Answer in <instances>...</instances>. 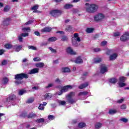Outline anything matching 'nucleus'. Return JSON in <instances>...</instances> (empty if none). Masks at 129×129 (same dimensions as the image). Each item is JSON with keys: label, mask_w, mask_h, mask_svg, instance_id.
<instances>
[{"label": "nucleus", "mask_w": 129, "mask_h": 129, "mask_svg": "<svg viewBox=\"0 0 129 129\" xmlns=\"http://www.w3.org/2000/svg\"><path fill=\"white\" fill-rule=\"evenodd\" d=\"M55 82L56 83H61V81H60V80L59 79V78H57L55 80Z\"/></svg>", "instance_id": "nucleus-62"}, {"label": "nucleus", "mask_w": 129, "mask_h": 129, "mask_svg": "<svg viewBox=\"0 0 129 129\" xmlns=\"http://www.w3.org/2000/svg\"><path fill=\"white\" fill-rule=\"evenodd\" d=\"M117 112V111L115 109H110L109 110V114H114Z\"/></svg>", "instance_id": "nucleus-36"}, {"label": "nucleus", "mask_w": 129, "mask_h": 129, "mask_svg": "<svg viewBox=\"0 0 129 129\" xmlns=\"http://www.w3.org/2000/svg\"><path fill=\"white\" fill-rule=\"evenodd\" d=\"M47 105V102H43V104H40L38 106V109L39 110H44V106Z\"/></svg>", "instance_id": "nucleus-16"}, {"label": "nucleus", "mask_w": 129, "mask_h": 129, "mask_svg": "<svg viewBox=\"0 0 129 129\" xmlns=\"http://www.w3.org/2000/svg\"><path fill=\"white\" fill-rule=\"evenodd\" d=\"M34 98H30L27 101V103H32V102H34Z\"/></svg>", "instance_id": "nucleus-41"}, {"label": "nucleus", "mask_w": 129, "mask_h": 129, "mask_svg": "<svg viewBox=\"0 0 129 129\" xmlns=\"http://www.w3.org/2000/svg\"><path fill=\"white\" fill-rule=\"evenodd\" d=\"M117 56H118V54L116 53H114L109 56V60L110 61H113L117 58Z\"/></svg>", "instance_id": "nucleus-9"}, {"label": "nucleus", "mask_w": 129, "mask_h": 129, "mask_svg": "<svg viewBox=\"0 0 129 129\" xmlns=\"http://www.w3.org/2000/svg\"><path fill=\"white\" fill-rule=\"evenodd\" d=\"M118 84L119 87H124V86H126V84L123 82H118Z\"/></svg>", "instance_id": "nucleus-26"}, {"label": "nucleus", "mask_w": 129, "mask_h": 129, "mask_svg": "<svg viewBox=\"0 0 129 129\" xmlns=\"http://www.w3.org/2000/svg\"><path fill=\"white\" fill-rule=\"evenodd\" d=\"M18 40L19 42H23V36L21 34L18 36Z\"/></svg>", "instance_id": "nucleus-53"}, {"label": "nucleus", "mask_w": 129, "mask_h": 129, "mask_svg": "<svg viewBox=\"0 0 129 129\" xmlns=\"http://www.w3.org/2000/svg\"><path fill=\"white\" fill-rule=\"evenodd\" d=\"M74 95H75V93L74 92H71L67 96V98H72Z\"/></svg>", "instance_id": "nucleus-25"}, {"label": "nucleus", "mask_w": 129, "mask_h": 129, "mask_svg": "<svg viewBox=\"0 0 129 129\" xmlns=\"http://www.w3.org/2000/svg\"><path fill=\"white\" fill-rule=\"evenodd\" d=\"M112 52H113L112 49H107L106 54L107 55H110L111 54V53H112Z\"/></svg>", "instance_id": "nucleus-48"}, {"label": "nucleus", "mask_w": 129, "mask_h": 129, "mask_svg": "<svg viewBox=\"0 0 129 129\" xmlns=\"http://www.w3.org/2000/svg\"><path fill=\"white\" fill-rule=\"evenodd\" d=\"M47 43L46 42H42L40 44L41 47H43V46H46Z\"/></svg>", "instance_id": "nucleus-63"}, {"label": "nucleus", "mask_w": 129, "mask_h": 129, "mask_svg": "<svg viewBox=\"0 0 129 129\" xmlns=\"http://www.w3.org/2000/svg\"><path fill=\"white\" fill-rule=\"evenodd\" d=\"M93 61L95 63H100L101 61V58L99 57L94 58Z\"/></svg>", "instance_id": "nucleus-37"}, {"label": "nucleus", "mask_w": 129, "mask_h": 129, "mask_svg": "<svg viewBox=\"0 0 129 129\" xmlns=\"http://www.w3.org/2000/svg\"><path fill=\"white\" fill-rule=\"evenodd\" d=\"M10 24V19L6 18L5 20H4L3 22L2 25L3 26H8V25Z\"/></svg>", "instance_id": "nucleus-15"}, {"label": "nucleus", "mask_w": 129, "mask_h": 129, "mask_svg": "<svg viewBox=\"0 0 129 129\" xmlns=\"http://www.w3.org/2000/svg\"><path fill=\"white\" fill-rule=\"evenodd\" d=\"M39 73V69L35 68L29 71L28 74H36Z\"/></svg>", "instance_id": "nucleus-11"}, {"label": "nucleus", "mask_w": 129, "mask_h": 129, "mask_svg": "<svg viewBox=\"0 0 129 129\" xmlns=\"http://www.w3.org/2000/svg\"><path fill=\"white\" fill-rule=\"evenodd\" d=\"M61 14H62V11L58 10H53L50 12V15L52 17H54L55 18H57V17H59V16H60V15H61Z\"/></svg>", "instance_id": "nucleus-6"}, {"label": "nucleus", "mask_w": 129, "mask_h": 129, "mask_svg": "<svg viewBox=\"0 0 129 129\" xmlns=\"http://www.w3.org/2000/svg\"><path fill=\"white\" fill-rule=\"evenodd\" d=\"M24 78H25L26 79L29 78V75L24 73L15 75V79H16V81L15 83L16 84H23L24 81H22V79H24Z\"/></svg>", "instance_id": "nucleus-2"}, {"label": "nucleus", "mask_w": 129, "mask_h": 129, "mask_svg": "<svg viewBox=\"0 0 129 129\" xmlns=\"http://www.w3.org/2000/svg\"><path fill=\"white\" fill-rule=\"evenodd\" d=\"M85 10L87 13L93 14L98 10V6L94 4L86 3L85 5Z\"/></svg>", "instance_id": "nucleus-1"}, {"label": "nucleus", "mask_w": 129, "mask_h": 129, "mask_svg": "<svg viewBox=\"0 0 129 129\" xmlns=\"http://www.w3.org/2000/svg\"><path fill=\"white\" fill-rule=\"evenodd\" d=\"M129 39V33L126 32L121 36L120 40L123 42L124 41H127Z\"/></svg>", "instance_id": "nucleus-7"}, {"label": "nucleus", "mask_w": 129, "mask_h": 129, "mask_svg": "<svg viewBox=\"0 0 129 129\" xmlns=\"http://www.w3.org/2000/svg\"><path fill=\"white\" fill-rule=\"evenodd\" d=\"M72 43L73 46H75V47L78 46V44H77V42H80L81 40L80 39V38L78 37V33H75L74 34V37H72Z\"/></svg>", "instance_id": "nucleus-3"}, {"label": "nucleus", "mask_w": 129, "mask_h": 129, "mask_svg": "<svg viewBox=\"0 0 129 129\" xmlns=\"http://www.w3.org/2000/svg\"><path fill=\"white\" fill-rule=\"evenodd\" d=\"M51 30H52V28L50 27H46L42 29L41 30V32H42V33H48V32H51Z\"/></svg>", "instance_id": "nucleus-12"}, {"label": "nucleus", "mask_w": 129, "mask_h": 129, "mask_svg": "<svg viewBox=\"0 0 129 129\" xmlns=\"http://www.w3.org/2000/svg\"><path fill=\"white\" fill-rule=\"evenodd\" d=\"M9 82V79L7 77L3 78L2 80V83L3 84H8Z\"/></svg>", "instance_id": "nucleus-23"}, {"label": "nucleus", "mask_w": 129, "mask_h": 129, "mask_svg": "<svg viewBox=\"0 0 129 129\" xmlns=\"http://www.w3.org/2000/svg\"><path fill=\"white\" fill-rule=\"evenodd\" d=\"M2 64L3 66L7 65L8 64V61L4 60L2 62Z\"/></svg>", "instance_id": "nucleus-58"}, {"label": "nucleus", "mask_w": 129, "mask_h": 129, "mask_svg": "<svg viewBox=\"0 0 129 129\" xmlns=\"http://www.w3.org/2000/svg\"><path fill=\"white\" fill-rule=\"evenodd\" d=\"M16 98H17V96L14 94H12L9 97L10 100H15Z\"/></svg>", "instance_id": "nucleus-24"}, {"label": "nucleus", "mask_w": 129, "mask_h": 129, "mask_svg": "<svg viewBox=\"0 0 129 129\" xmlns=\"http://www.w3.org/2000/svg\"><path fill=\"white\" fill-rule=\"evenodd\" d=\"M124 100V99H120V100H118L117 101V102L118 103H122V102H123Z\"/></svg>", "instance_id": "nucleus-60"}, {"label": "nucleus", "mask_w": 129, "mask_h": 129, "mask_svg": "<svg viewBox=\"0 0 129 129\" xmlns=\"http://www.w3.org/2000/svg\"><path fill=\"white\" fill-rule=\"evenodd\" d=\"M66 52L68 54H70V55H76V52L73 50L71 47H67L66 49Z\"/></svg>", "instance_id": "nucleus-8"}, {"label": "nucleus", "mask_w": 129, "mask_h": 129, "mask_svg": "<svg viewBox=\"0 0 129 129\" xmlns=\"http://www.w3.org/2000/svg\"><path fill=\"white\" fill-rule=\"evenodd\" d=\"M120 109H122V110L126 109V105H125V104H122L120 106Z\"/></svg>", "instance_id": "nucleus-51"}, {"label": "nucleus", "mask_w": 129, "mask_h": 129, "mask_svg": "<svg viewBox=\"0 0 129 129\" xmlns=\"http://www.w3.org/2000/svg\"><path fill=\"white\" fill-rule=\"evenodd\" d=\"M64 9L68 10V9H71V8H73V5L72 4H66L64 6Z\"/></svg>", "instance_id": "nucleus-32"}, {"label": "nucleus", "mask_w": 129, "mask_h": 129, "mask_svg": "<svg viewBox=\"0 0 129 129\" xmlns=\"http://www.w3.org/2000/svg\"><path fill=\"white\" fill-rule=\"evenodd\" d=\"M34 34H35V35H36V36H40V33L38 31H35L34 32Z\"/></svg>", "instance_id": "nucleus-64"}, {"label": "nucleus", "mask_w": 129, "mask_h": 129, "mask_svg": "<svg viewBox=\"0 0 129 129\" xmlns=\"http://www.w3.org/2000/svg\"><path fill=\"white\" fill-rule=\"evenodd\" d=\"M38 9H39V5H36L31 8V10H32V11H36V10H38Z\"/></svg>", "instance_id": "nucleus-45"}, {"label": "nucleus", "mask_w": 129, "mask_h": 129, "mask_svg": "<svg viewBox=\"0 0 129 129\" xmlns=\"http://www.w3.org/2000/svg\"><path fill=\"white\" fill-rule=\"evenodd\" d=\"M47 118L49 119V120H53V119H55V116L53 115H50L48 116Z\"/></svg>", "instance_id": "nucleus-39"}, {"label": "nucleus", "mask_w": 129, "mask_h": 129, "mask_svg": "<svg viewBox=\"0 0 129 129\" xmlns=\"http://www.w3.org/2000/svg\"><path fill=\"white\" fill-rule=\"evenodd\" d=\"M44 122H45V119L43 118H41L35 120V122H37V123H41Z\"/></svg>", "instance_id": "nucleus-22"}, {"label": "nucleus", "mask_w": 129, "mask_h": 129, "mask_svg": "<svg viewBox=\"0 0 129 129\" xmlns=\"http://www.w3.org/2000/svg\"><path fill=\"white\" fill-rule=\"evenodd\" d=\"M22 48H23V46L22 45H15L14 49L16 52H20L22 50Z\"/></svg>", "instance_id": "nucleus-14"}, {"label": "nucleus", "mask_w": 129, "mask_h": 129, "mask_svg": "<svg viewBox=\"0 0 129 129\" xmlns=\"http://www.w3.org/2000/svg\"><path fill=\"white\" fill-rule=\"evenodd\" d=\"M59 103L60 105H65V104H66V102L64 101H60Z\"/></svg>", "instance_id": "nucleus-55"}, {"label": "nucleus", "mask_w": 129, "mask_h": 129, "mask_svg": "<svg viewBox=\"0 0 129 129\" xmlns=\"http://www.w3.org/2000/svg\"><path fill=\"white\" fill-rule=\"evenodd\" d=\"M72 61L75 62L77 64H80V63L83 62V60L81 57H77L75 60L72 59Z\"/></svg>", "instance_id": "nucleus-13"}, {"label": "nucleus", "mask_w": 129, "mask_h": 129, "mask_svg": "<svg viewBox=\"0 0 129 129\" xmlns=\"http://www.w3.org/2000/svg\"><path fill=\"white\" fill-rule=\"evenodd\" d=\"M9 11H10V7L9 6H6L4 8V11L7 12H9Z\"/></svg>", "instance_id": "nucleus-49"}, {"label": "nucleus", "mask_w": 129, "mask_h": 129, "mask_svg": "<svg viewBox=\"0 0 129 129\" xmlns=\"http://www.w3.org/2000/svg\"><path fill=\"white\" fill-rule=\"evenodd\" d=\"M73 88V86H71V85L65 86L62 88V89L59 92H57L56 93V94H57V95H61V94L63 92H67L69 89H72Z\"/></svg>", "instance_id": "nucleus-4"}, {"label": "nucleus", "mask_w": 129, "mask_h": 129, "mask_svg": "<svg viewBox=\"0 0 129 129\" xmlns=\"http://www.w3.org/2000/svg\"><path fill=\"white\" fill-rule=\"evenodd\" d=\"M100 51H101L100 48H96L94 49V52H100Z\"/></svg>", "instance_id": "nucleus-61"}, {"label": "nucleus", "mask_w": 129, "mask_h": 129, "mask_svg": "<svg viewBox=\"0 0 129 129\" xmlns=\"http://www.w3.org/2000/svg\"><path fill=\"white\" fill-rule=\"evenodd\" d=\"M100 72L102 74H104V73H105V72H107V67H106V66H105V65L102 64L101 67Z\"/></svg>", "instance_id": "nucleus-10"}, {"label": "nucleus", "mask_w": 129, "mask_h": 129, "mask_svg": "<svg viewBox=\"0 0 129 129\" xmlns=\"http://www.w3.org/2000/svg\"><path fill=\"white\" fill-rule=\"evenodd\" d=\"M110 83H116L117 82V80L115 78H112V79H110L109 80Z\"/></svg>", "instance_id": "nucleus-33"}, {"label": "nucleus", "mask_w": 129, "mask_h": 129, "mask_svg": "<svg viewBox=\"0 0 129 129\" xmlns=\"http://www.w3.org/2000/svg\"><path fill=\"white\" fill-rule=\"evenodd\" d=\"M48 49H49V50L51 52V53H57V50H56V49H53V48H52L51 47H48Z\"/></svg>", "instance_id": "nucleus-44"}, {"label": "nucleus", "mask_w": 129, "mask_h": 129, "mask_svg": "<svg viewBox=\"0 0 129 129\" xmlns=\"http://www.w3.org/2000/svg\"><path fill=\"white\" fill-rule=\"evenodd\" d=\"M95 126L96 129H99L102 126V124L100 122H97L95 124Z\"/></svg>", "instance_id": "nucleus-31"}, {"label": "nucleus", "mask_w": 129, "mask_h": 129, "mask_svg": "<svg viewBox=\"0 0 129 129\" xmlns=\"http://www.w3.org/2000/svg\"><path fill=\"white\" fill-rule=\"evenodd\" d=\"M61 41H63L64 42H67V41H68V37L66 36H62L61 38Z\"/></svg>", "instance_id": "nucleus-47"}, {"label": "nucleus", "mask_w": 129, "mask_h": 129, "mask_svg": "<svg viewBox=\"0 0 129 129\" xmlns=\"http://www.w3.org/2000/svg\"><path fill=\"white\" fill-rule=\"evenodd\" d=\"M66 32H71L72 31V26L68 25L65 29Z\"/></svg>", "instance_id": "nucleus-27"}, {"label": "nucleus", "mask_w": 129, "mask_h": 129, "mask_svg": "<svg viewBox=\"0 0 129 129\" xmlns=\"http://www.w3.org/2000/svg\"><path fill=\"white\" fill-rule=\"evenodd\" d=\"M32 23H33V21L30 20V21H28L27 22L25 23V25H26V26H28V25H31V24H32Z\"/></svg>", "instance_id": "nucleus-59"}, {"label": "nucleus", "mask_w": 129, "mask_h": 129, "mask_svg": "<svg viewBox=\"0 0 129 129\" xmlns=\"http://www.w3.org/2000/svg\"><path fill=\"white\" fill-rule=\"evenodd\" d=\"M36 67H38L39 68H43L45 66L44 62H38L35 64Z\"/></svg>", "instance_id": "nucleus-18"}, {"label": "nucleus", "mask_w": 129, "mask_h": 129, "mask_svg": "<svg viewBox=\"0 0 129 129\" xmlns=\"http://www.w3.org/2000/svg\"><path fill=\"white\" fill-rule=\"evenodd\" d=\"M105 18L103 14L99 13L94 16L95 22H101Z\"/></svg>", "instance_id": "nucleus-5"}, {"label": "nucleus", "mask_w": 129, "mask_h": 129, "mask_svg": "<svg viewBox=\"0 0 129 129\" xmlns=\"http://www.w3.org/2000/svg\"><path fill=\"white\" fill-rule=\"evenodd\" d=\"M119 35H120V34L118 32L114 33V37H118Z\"/></svg>", "instance_id": "nucleus-57"}, {"label": "nucleus", "mask_w": 129, "mask_h": 129, "mask_svg": "<svg viewBox=\"0 0 129 129\" xmlns=\"http://www.w3.org/2000/svg\"><path fill=\"white\" fill-rule=\"evenodd\" d=\"M107 44V42L106 41H103L101 43V46H106Z\"/></svg>", "instance_id": "nucleus-54"}, {"label": "nucleus", "mask_w": 129, "mask_h": 129, "mask_svg": "<svg viewBox=\"0 0 129 129\" xmlns=\"http://www.w3.org/2000/svg\"><path fill=\"white\" fill-rule=\"evenodd\" d=\"M88 94V92L87 91L81 92L79 93L78 96H81L82 95L85 96Z\"/></svg>", "instance_id": "nucleus-34"}, {"label": "nucleus", "mask_w": 129, "mask_h": 129, "mask_svg": "<svg viewBox=\"0 0 129 129\" xmlns=\"http://www.w3.org/2000/svg\"><path fill=\"white\" fill-rule=\"evenodd\" d=\"M5 48L6 49H12L13 45L11 43H7L5 45Z\"/></svg>", "instance_id": "nucleus-29"}, {"label": "nucleus", "mask_w": 129, "mask_h": 129, "mask_svg": "<svg viewBox=\"0 0 129 129\" xmlns=\"http://www.w3.org/2000/svg\"><path fill=\"white\" fill-rule=\"evenodd\" d=\"M57 40V38L56 37H50L48 38V42H55V41Z\"/></svg>", "instance_id": "nucleus-38"}, {"label": "nucleus", "mask_w": 129, "mask_h": 129, "mask_svg": "<svg viewBox=\"0 0 129 129\" xmlns=\"http://www.w3.org/2000/svg\"><path fill=\"white\" fill-rule=\"evenodd\" d=\"M28 49H31V50H37V48L34 46L31 45L28 46Z\"/></svg>", "instance_id": "nucleus-50"}, {"label": "nucleus", "mask_w": 129, "mask_h": 129, "mask_svg": "<svg viewBox=\"0 0 129 129\" xmlns=\"http://www.w3.org/2000/svg\"><path fill=\"white\" fill-rule=\"evenodd\" d=\"M26 93V90H21L19 92V95H23V94H25Z\"/></svg>", "instance_id": "nucleus-42"}, {"label": "nucleus", "mask_w": 129, "mask_h": 129, "mask_svg": "<svg viewBox=\"0 0 129 129\" xmlns=\"http://www.w3.org/2000/svg\"><path fill=\"white\" fill-rule=\"evenodd\" d=\"M33 61H34V62H39L41 61V58H40V57H34L33 58Z\"/></svg>", "instance_id": "nucleus-43"}, {"label": "nucleus", "mask_w": 129, "mask_h": 129, "mask_svg": "<svg viewBox=\"0 0 129 129\" xmlns=\"http://www.w3.org/2000/svg\"><path fill=\"white\" fill-rule=\"evenodd\" d=\"M94 29L93 28H87L86 29V32L87 33H92V32H93L94 31Z\"/></svg>", "instance_id": "nucleus-46"}, {"label": "nucleus", "mask_w": 129, "mask_h": 129, "mask_svg": "<svg viewBox=\"0 0 129 129\" xmlns=\"http://www.w3.org/2000/svg\"><path fill=\"white\" fill-rule=\"evenodd\" d=\"M67 101L69 103H70V104H73V103H75L76 101H75V100H74L72 98H67Z\"/></svg>", "instance_id": "nucleus-17"}, {"label": "nucleus", "mask_w": 129, "mask_h": 129, "mask_svg": "<svg viewBox=\"0 0 129 129\" xmlns=\"http://www.w3.org/2000/svg\"><path fill=\"white\" fill-rule=\"evenodd\" d=\"M52 98V94L47 93L44 96V99H50Z\"/></svg>", "instance_id": "nucleus-21"}, {"label": "nucleus", "mask_w": 129, "mask_h": 129, "mask_svg": "<svg viewBox=\"0 0 129 129\" xmlns=\"http://www.w3.org/2000/svg\"><path fill=\"white\" fill-rule=\"evenodd\" d=\"M88 86V83H85V84H82L79 87L80 89H83Z\"/></svg>", "instance_id": "nucleus-19"}, {"label": "nucleus", "mask_w": 129, "mask_h": 129, "mask_svg": "<svg viewBox=\"0 0 129 129\" xmlns=\"http://www.w3.org/2000/svg\"><path fill=\"white\" fill-rule=\"evenodd\" d=\"M120 120H121V121H123V122H127L128 121L127 119L125 118H122L120 119Z\"/></svg>", "instance_id": "nucleus-52"}, {"label": "nucleus", "mask_w": 129, "mask_h": 129, "mask_svg": "<svg viewBox=\"0 0 129 129\" xmlns=\"http://www.w3.org/2000/svg\"><path fill=\"white\" fill-rule=\"evenodd\" d=\"M36 116H37V115L34 113H30L28 116V118H34V117H36Z\"/></svg>", "instance_id": "nucleus-28"}, {"label": "nucleus", "mask_w": 129, "mask_h": 129, "mask_svg": "<svg viewBox=\"0 0 129 129\" xmlns=\"http://www.w3.org/2000/svg\"><path fill=\"white\" fill-rule=\"evenodd\" d=\"M126 80V78L125 77H120L119 78V82H124Z\"/></svg>", "instance_id": "nucleus-35"}, {"label": "nucleus", "mask_w": 129, "mask_h": 129, "mask_svg": "<svg viewBox=\"0 0 129 129\" xmlns=\"http://www.w3.org/2000/svg\"><path fill=\"white\" fill-rule=\"evenodd\" d=\"M22 37H28L29 36V33H22L21 34Z\"/></svg>", "instance_id": "nucleus-56"}, {"label": "nucleus", "mask_w": 129, "mask_h": 129, "mask_svg": "<svg viewBox=\"0 0 129 129\" xmlns=\"http://www.w3.org/2000/svg\"><path fill=\"white\" fill-rule=\"evenodd\" d=\"M61 71L63 72V73H68L70 72V69L68 68H62L61 69Z\"/></svg>", "instance_id": "nucleus-20"}, {"label": "nucleus", "mask_w": 129, "mask_h": 129, "mask_svg": "<svg viewBox=\"0 0 129 129\" xmlns=\"http://www.w3.org/2000/svg\"><path fill=\"white\" fill-rule=\"evenodd\" d=\"M22 31L23 32H30L31 31V29L30 27H26L22 28Z\"/></svg>", "instance_id": "nucleus-40"}, {"label": "nucleus", "mask_w": 129, "mask_h": 129, "mask_svg": "<svg viewBox=\"0 0 129 129\" xmlns=\"http://www.w3.org/2000/svg\"><path fill=\"white\" fill-rule=\"evenodd\" d=\"M86 125V124L84 122H80L78 124V127L79 128H82L83 127H84Z\"/></svg>", "instance_id": "nucleus-30"}]
</instances>
